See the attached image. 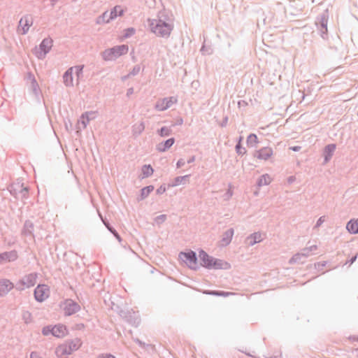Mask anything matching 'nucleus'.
<instances>
[{
  "instance_id": "f257e3e1",
  "label": "nucleus",
  "mask_w": 358,
  "mask_h": 358,
  "mask_svg": "<svg viewBox=\"0 0 358 358\" xmlns=\"http://www.w3.org/2000/svg\"><path fill=\"white\" fill-rule=\"evenodd\" d=\"M148 21L152 32L159 37L168 38L173 29L172 21L166 11L159 12L157 18Z\"/></svg>"
},
{
  "instance_id": "f03ea898",
  "label": "nucleus",
  "mask_w": 358,
  "mask_h": 358,
  "mask_svg": "<svg viewBox=\"0 0 358 358\" xmlns=\"http://www.w3.org/2000/svg\"><path fill=\"white\" fill-rule=\"evenodd\" d=\"M129 50L128 45H116L111 48L104 50L102 53L103 59L105 61L115 60L119 57L127 53Z\"/></svg>"
},
{
  "instance_id": "7ed1b4c3",
  "label": "nucleus",
  "mask_w": 358,
  "mask_h": 358,
  "mask_svg": "<svg viewBox=\"0 0 358 358\" xmlns=\"http://www.w3.org/2000/svg\"><path fill=\"white\" fill-rule=\"evenodd\" d=\"M328 20L329 11L328 9H326L318 15L315 21V24L317 27L320 35L324 39H326L327 38Z\"/></svg>"
},
{
  "instance_id": "20e7f679",
  "label": "nucleus",
  "mask_w": 358,
  "mask_h": 358,
  "mask_svg": "<svg viewBox=\"0 0 358 358\" xmlns=\"http://www.w3.org/2000/svg\"><path fill=\"white\" fill-rule=\"evenodd\" d=\"M80 345L81 343L80 339L76 338L73 340H71L66 344L59 345L57 349V353L61 356L69 355L73 351L77 350Z\"/></svg>"
},
{
  "instance_id": "39448f33",
  "label": "nucleus",
  "mask_w": 358,
  "mask_h": 358,
  "mask_svg": "<svg viewBox=\"0 0 358 358\" xmlns=\"http://www.w3.org/2000/svg\"><path fill=\"white\" fill-rule=\"evenodd\" d=\"M179 258L184 262L187 266L193 270H196L199 266L197 264V257L195 252L189 250V252H180Z\"/></svg>"
},
{
  "instance_id": "423d86ee",
  "label": "nucleus",
  "mask_w": 358,
  "mask_h": 358,
  "mask_svg": "<svg viewBox=\"0 0 358 358\" xmlns=\"http://www.w3.org/2000/svg\"><path fill=\"white\" fill-rule=\"evenodd\" d=\"M36 273H31L24 275L17 284V289L22 290L24 287L29 288L35 285L37 279Z\"/></svg>"
},
{
  "instance_id": "0eeeda50",
  "label": "nucleus",
  "mask_w": 358,
  "mask_h": 358,
  "mask_svg": "<svg viewBox=\"0 0 358 358\" xmlns=\"http://www.w3.org/2000/svg\"><path fill=\"white\" fill-rule=\"evenodd\" d=\"M52 40L51 38H45L39 45V51L36 52V56L38 59H43L50 52L52 46Z\"/></svg>"
},
{
  "instance_id": "6e6552de",
  "label": "nucleus",
  "mask_w": 358,
  "mask_h": 358,
  "mask_svg": "<svg viewBox=\"0 0 358 358\" xmlns=\"http://www.w3.org/2000/svg\"><path fill=\"white\" fill-rule=\"evenodd\" d=\"M178 99L175 96L165 97L158 100L155 108L158 111H164L169 108L173 103H176Z\"/></svg>"
},
{
  "instance_id": "1a4fd4ad",
  "label": "nucleus",
  "mask_w": 358,
  "mask_h": 358,
  "mask_svg": "<svg viewBox=\"0 0 358 358\" xmlns=\"http://www.w3.org/2000/svg\"><path fill=\"white\" fill-rule=\"evenodd\" d=\"M34 295L36 301L43 302L49 296V288L45 285H38L34 289Z\"/></svg>"
},
{
  "instance_id": "9d476101",
  "label": "nucleus",
  "mask_w": 358,
  "mask_h": 358,
  "mask_svg": "<svg viewBox=\"0 0 358 358\" xmlns=\"http://www.w3.org/2000/svg\"><path fill=\"white\" fill-rule=\"evenodd\" d=\"M63 309L64 315L70 316L78 312L80 309V306L75 301L72 299H66L64 303Z\"/></svg>"
},
{
  "instance_id": "9b49d317",
  "label": "nucleus",
  "mask_w": 358,
  "mask_h": 358,
  "mask_svg": "<svg viewBox=\"0 0 358 358\" xmlns=\"http://www.w3.org/2000/svg\"><path fill=\"white\" fill-rule=\"evenodd\" d=\"M33 20L32 17L30 15H25L22 17L19 22V25L17 27V31L21 33V34H26L30 26L32 24Z\"/></svg>"
},
{
  "instance_id": "f8f14e48",
  "label": "nucleus",
  "mask_w": 358,
  "mask_h": 358,
  "mask_svg": "<svg viewBox=\"0 0 358 358\" xmlns=\"http://www.w3.org/2000/svg\"><path fill=\"white\" fill-rule=\"evenodd\" d=\"M199 257L201 261V265L208 269H212V264L215 257L210 256L203 250L199 252Z\"/></svg>"
},
{
  "instance_id": "ddd939ff",
  "label": "nucleus",
  "mask_w": 358,
  "mask_h": 358,
  "mask_svg": "<svg viewBox=\"0 0 358 358\" xmlns=\"http://www.w3.org/2000/svg\"><path fill=\"white\" fill-rule=\"evenodd\" d=\"M17 258V253L15 250L0 253V264L5 262H13Z\"/></svg>"
},
{
  "instance_id": "4468645a",
  "label": "nucleus",
  "mask_w": 358,
  "mask_h": 358,
  "mask_svg": "<svg viewBox=\"0 0 358 358\" xmlns=\"http://www.w3.org/2000/svg\"><path fill=\"white\" fill-rule=\"evenodd\" d=\"M273 155V150L268 147H264L256 152L255 157L259 159L266 160Z\"/></svg>"
},
{
  "instance_id": "2eb2a0df",
  "label": "nucleus",
  "mask_w": 358,
  "mask_h": 358,
  "mask_svg": "<svg viewBox=\"0 0 358 358\" xmlns=\"http://www.w3.org/2000/svg\"><path fill=\"white\" fill-rule=\"evenodd\" d=\"M13 288V285L8 280H0V297L7 294Z\"/></svg>"
},
{
  "instance_id": "dca6fc26",
  "label": "nucleus",
  "mask_w": 358,
  "mask_h": 358,
  "mask_svg": "<svg viewBox=\"0 0 358 358\" xmlns=\"http://www.w3.org/2000/svg\"><path fill=\"white\" fill-rule=\"evenodd\" d=\"M231 268V264L222 259L215 258L212 264V269L228 270Z\"/></svg>"
},
{
  "instance_id": "f3484780",
  "label": "nucleus",
  "mask_w": 358,
  "mask_h": 358,
  "mask_svg": "<svg viewBox=\"0 0 358 358\" xmlns=\"http://www.w3.org/2000/svg\"><path fill=\"white\" fill-rule=\"evenodd\" d=\"M73 67H71L63 75V82L66 87H72L73 85Z\"/></svg>"
},
{
  "instance_id": "a211bd4d",
  "label": "nucleus",
  "mask_w": 358,
  "mask_h": 358,
  "mask_svg": "<svg viewBox=\"0 0 358 358\" xmlns=\"http://www.w3.org/2000/svg\"><path fill=\"white\" fill-rule=\"evenodd\" d=\"M67 334V329L63 324H57L52 327V336L57 338H62Z\"/></svg>"
},
{
  "instance_id": "6ab92c4d",
  "label": "nucleus",
  "mask_w": 358,
  "mask_h": 358,
  "mask_svg": "<svg viewBox=\"0 0 358 358\" xmlns=\"http://www.w3.org/2000/svg\"><path fill=\"white\" fill-rule=\"evenodd\" d=\"M175 143V138H170L167 139L166 141L162 142L159 143L157 146V150L159 152H164L166 151L168 149H169Z\"/></svg>"
},
{
  "instance_id": "aec40b11",
  "label": "nucleus",
  "mask_w": 358,
  "mask_h": 358,
  "mask_svg": "<svg viewBox=\"0 0 358 358\" xmlns=\"http://www.w3.org/2000/svg\"><path fill=\"white\" fill-rule=\"evenodd\" d=\"M336 150V145L335 144H328L324 147V162H328L330 159L331 158L334 151Z\"/></svg>"
},
{
  "instance_id": "412c9836",
  "label": "nucleus",
  "mask_w": 358,
  "mask_h": 358,
  "mask_svg": "<svg viewBox=\"0 0 358 358\" xmlns=\"http://www.w3.org/2000/svg\"><path fill=\"white\" fill-rule=\"evenodd\" d=\"M234 233V229L230 228L223 234L222 238L221 239L222 245L226 246L231 243Z\"/></svg>"
},
{
  "instance_id": "4be33fe9",
  "label": "nucleus",
  "mask_w": 358,
  "mask_h": 358,
  "mask_svg": "<svg viewBox=\"0 0 358 358\" xmlns=\"http://www.w3.org/2000/svg\"><path fill=\"white\" fill-rule=\"evenodd\" d=\"M346 229L349 233L351 234H358V219L357 220H350L346 225Z\"/></svg>"
},
{
  "instance_id": "5701e85b",
  "label": "nucleus",
  "mask_w": 358,
  "mask_h": 358,
  "mask_svg": "<svg viewBox=\"0 0 358 358\" xmlns=\"http://www.w3.org/2000/svg\"><path fill=\"white\" fill-rule=\"evenodd\" d=\"M22 233L25 236H34V224L30 220H26L24 224Z\"/></svg>"
},
{
  "instance_id": "b1692460",
  "label": "nucleus",
  "mask_w": 358,
  "mask_h": 358,
  "mask_svg": "<svg viewBox=\"0 0 358 358\" xmlns=\"http://www.w3.org/2000/svg\"><path fill=\"white\" fill-rule=\"evenodd\" d=\"M99 215L101 217L103 224L108 229V230L114 235V236L117 239V241L119 242H121L122 238H121L120 236L119 235V234L117 232V231L108 223V222L103 220L101 213H99Z\"/></svg>"
},
{
  "instance_id": "393cba45",
  "label": "nucleus",
  "mask_w": 358,
  "mask_h": 358,
  "mask_svg": "<svg viewBox=\"0 0 358 358\" xmlns=\"http://www.w3.org/2000/svg\"><path fill=\"white\" fill-rule=\"evenodd\" d=\"M248 240L250 241L249 245L252 246L262 241V234L259 232H255L248 237Z\"/></svg>"
},
{
  "instance_id": "a878e982",
  "label": "nucleus",
  "mask_w": 358,
  "mask_h": 358,
  "mask_svg": "<svg viewBox=\"0 0 358 358\" xmlns=\"http://www.w3.org/2000/svg\"><path fill=\"white\" fill-rule=\"evenodd\" d=\"M22 184H20V182L15 183L10 185L8 189L11 195L14 196L15 198H17L19 196V192L20 189H22Z\"/></svg>"
},
{
  "instance_id": "bb28decb",
  "label": "nucleus",
  "mask_w": 358,
  "mask_h": 358,
  "mask_svg": "<svg viewBox=\"0 0 358 358\" xmlns=\"http://www.w3.org/2000/svg\"><path fill=\"white\" fill-rule=\"evenodd\" d=\"M29 78L31 79V88L32 92L36 96H38L41 92L38 84L31 73H29Z\"/></svg>"
},
{
  "instance_id": "cd10ccee",
  "label": "nucleus",
  "mask_w": 358,
  "mask_h": 358,
  "mask_svg": "<svg viewBox=\"0 0 358 358\" xmlns=\"http://www.w3.org/2000/svg\"><path fill=\"white\" fill-rule=\"evenodd\" d=\"M124 13L123 9L120 6H115L113 7L108 14L110 17V19L113 20L115 19L117 16H121Z\"/></svg>"
},
{
  "instance_id": "c85d7f7f",
  "label": "nucleus",
  "mask_w": 358,
  "mask_h": 358,
  "mask_svg": "<svg viewBox=\"0 0 358 358\" xmlns=\"http://www.w3.org/2000/svg\"><path fill=\"white\" fill-rule=\"evenodd\" d=\"M145 129V124L143 122L139 124H136L132 126V134L134 136H138L142 134Z\"/></svg>"
},
{
  "instance_id": "c756f323",
  "label": "nucleus",
  "mask_w": 358,
  "mask_h": 358,
  "mask_svg": "<svg viewBox=\"0 0 358 358\" xmlns=\"http://www.w3.org/2000/svg\"><path fill=\"white\" fill-rule=\"evenodd\" d=\"M112 20L108 14V11H105L102 15H99L96 20V23L98 24L109 23Z\"/></svg>"
},
{
  "instance_id": "7c9ffc66",
  "label": "nucleus",
  "mask_w": 358,
  "mask_h": 358,
  "mask_svg": "<svg viewBox=\"0 0 358 358\" xmlns=\"http://www.w3.org/2000/svg\"><path fill=\"white\" fill-rule=\"evenodd\" d=\"M154 189L153 185H148L141 189L140 198H138V201L143 200L145 199L151 192Z\"/></svg>"
},
{
  "instance_id": "2f4dec72",
  "label": "nucleus",
  "mask_w": 358,
  "mask_h": 358,
  "mask_svg": "<svg viewBox=\"0 0 358 358\" xmlns=\"http://www.w3.org/2000/svg\"><path fill=\"white\" fill-rule=\"evenodd\" d=\"M204 294L217 296H227L230 294H232L231 292H224V291H216V290H206L203 292Z\"/></svg>"
},
{
  "instance_id": "473e14b6",
  "label": "nucleus",
  "mask_w": 358,
  "mask_h": 358,
  "mask_svg": "<svg viewBox=\"0 0 358 358\" xmlns=\"http://www.w3.org/2000/svg\"><path fill=\"white\" fill-rule=\"evenodd\" d=\"M93 111H88L81 115L80 122L83 124L84 129L86 128L87 125L89 124V116L91 115H93Z\"/></svg>"
},
{
  "instance_id": "72a5a7b5",
  "label": "nucleus",
  "mask_w": 358,
  "mask_h": 358,
  "mask_svg": "<svg viewBox=\"0 0 358 358\" xmlns=\"http://www.w3.org/2000/svg\"><path fill=\"white\" fill-rule=\"evenodd\" d=\"M270 183V177L268 176V174H264V175H262V176H260L257 181V185L259 186V187H262L263 185H268Z\"/></svg>"
},
{
  "instance_id": "f704fd0d",
  "label": "nucleus",
  "mask_w": 358,
  "mask_h": 358,
  "mask_svg": "<svg viewBox=\"0 0 358 358\" xmlns=\"http://www.w3.org/2000/svg\"><path fill=\"white\" fill-rule=\"evenodd\" d=\"M154 170L150 165H143L142 166L143 178H148L152 175Z\"/></svg>"
},
{
  "instance_id": "c9c22d12",
  "label": "nucleus",
  "mask_w": 358,
  "mask_h": 358,
  "mask_svg": "<svg viewBox=\"0 0 358 358\" xmlns=\"http://www.w3.org/2000/svg\"><path fill=\"white\" fill-rule=\"evenodd\" d=\"M258 143V138L256 134H250L247 138V144L249 146L254 147Z\"/></svg>"
},
{
  "instance_id": "e433bc0d",
  "label": "nucleus",
  "mask_w": 358,
  "mask_h": 358,
  "mask_svg": "<svg viewBox=\"0 0 358 358\" xmlns=\"http://www.w3.org/2000/svg\"><path fill=\"white\" fill-rule=\"evenodd\" d=\"M157 133L161 137H166L171 134L172 130L171 128L162 127L157 131Z\"/></svg>"
},
{
  "instance_id": "4c0bfd02",
  "label": "nucleus",
  "mask_w": 358,
  "mask_h": 358,
  "mask_svg": "<svg viewBox=\"0 0 358 358\" xmlns=\"http://www.w3.org/2000/svg\"><path fill=\"white\" fill-rule=\"evenodd\" d=\"M189 175L184 176H178L174 178L173 183L171 185L172 187H176L180 185L183 181L186 180L189 178Z\"/></svg>"
},
{
  "instance_id": "58836bf2",
  "label": "nucleus",
  "mask_w": 358,
  "mask_h": 358,
  "mask_svg": "<svg viewBox=\"0 0 358 358\" xmlns=\"http://www.w3.org/2000/svg\"><path fill=\"white\" fill-rule=\"evenodd\" d=\"M243 137L240 136L238 143L236 145V152L240 155H243L246 152V150L245 148H243L241 145V141H242Z\"/></svg>"
},
{
  "instance_id": "ea45409f",
  "label": "nucleus",
  "mask_w": 358,
  "mask_h": 358,
  "mask_svg": "<svg viewBox=\"0 0 358 358\" xmlns=\"http://www.w3.org/2000/svg\"><path fill=\"white\" fill-rule=\"evenodd\" d=\"M302 258H303V257L301 256L300 252L296 253L289 259V263L290 264L299 263V262L303 263V261L302 260Z\"/></svg>"
},
{
  "instance_id": "a19ab883",
  "label": "nucleus",
  "mask_w": 358,
  "mask_h": 358,
  "mask_svg": "<svg viewBox=\"0 0 358 358\" xmlns=\"http://www.w3.org/2000/svg\"><path fill=\"white\" fill-rule=\"evenodd\" d=\"M22 320L26 324H29L31 322V314L29 311H24L22 313Z\"/></svg>"
},
{
  "instance_id": "79ce46f5",
  "label": "nucleus",
  "mask_w": 358,
  "mask_h": 358,
  "mask_svg": "<svg viewBox=\"0 0 358 358\" xmlns=\"http://www.w3.org/2000/svg\"><path fill=\"white\" fill-rule=\"evenodd\" d=\"M42 334L44 336H48L49 334L52 335V327L50 325L44 327L42 329Z\"/></svg>"
},
{
  "instance_id": "37998d69",
  "label": "nucleus",
  "mask_w": 358,
  "mask_h": 358,
  "mask_svg": "<svg viewBox=\"0 0 358 358\" xmlns=\"http://www.w3.org/2000/svg\"><path fill=\"white\" fill-rule=\"evenodd\" d=\"M166 215H160L157 216L155 218V222L157 224H161L162 223H163L166 220Z\"/></svg>"
},
{
  "instance_id": "c03bdc74",
  "label": "nucleus",
  "mask_w": 358,
  "mask_h": 358,
  "mask_svg": "<svg viewBox=\"0 0 358 358\" xmlns=\"http://www.w3.org/2000/svg\"><path fill=\"white\" fill-rule=\"evenodd\" d=\"M141 71V67L139 65H136L134 66V68L132 69V70L130 71V73L127 75V76H136Z\"/></svg>"
},
{
  "instance_id": "a18cd8bd",
  "label": "nucleus",
  "mask_w": 358,
  "mask_h": 358,
  "mask_svg": "<svg viewBox=\"0 0 358 358\" xmlns=\"http://www.w3.org/2000/svg\"><path fill=\"white\" fill-rule=\"evenodd\" d=\"M124 31H125V33H124V37L129 38V37L131 36L133 34H134L135 29L132 27H130V28H127V29H125Z\"/></svg>"
},
{
  "instance_id": "49530a36",
  "label": "nucleus",
  "mask_w": 358,
  "mask_h": 358,
  "mask_svg": "<svg viewBox=\"0 0 358 358\" xmlns=\"http://www.w3.org/2000/svg\"><path fill=\"white\" fill-rule=\"evenodd\" d=\"M27 194H28V189H27V187H22V189H20V192H19V195L21 196V198L22 199L27 198Z\"/></svg>"
},
{
  "instance_id": "de8ad7c7",
  "label": "nucleus",
  "mask_w": 358,
  "mask_h": 358,
  "mask_svg": "<svg viewBox=\"0 0 358 358\" xmlns=\"http://www.w3.org/2000/svg\"><path fill=\"white\" fill-rule=\"evenodd\" d=\"M201 52H202L203 54L210 55L212 53V50L210 48H206L204 45H203L201 48Z\"/></svg>"
},
{
  "instance_id": "09e8293b",
  "label": "nucleus",
  "mask_w": 358,
  "mask_h": 358,
  "mask_svg": "<svg viewBox=\"0 0 358 358\" xmlns=\"http://www.w3.org/2000/svg\"><path fill=\"white\" fill-rule=\"evenodd\" d=\"M73 69H75L78 77L83 74V66H76Z\"/></svg>"
},
{
  "instance_id": "8fccbe9b",
  "label": "nucleus",
  "mask_w": 358,
  "mask_h": 358,
  "mask_svg": "<svg viewBox=\"0 0 358 358\" xmlns=\"http://www.w3.org/2000/svg\"><path fill=\"white\" fill-rule=\"evenodd\" d=\"M310 252L309 251L308 248H303L301 252H300V254L301 255V256L305 259L307 257H308L310 255Z\"/></svg>"
},
{
  "instance_id": "3c124183",
  "label": "nucleus",
  "mask_w": 358,
  "mask_h": 358,
  "mask_svg": "<svg viewBox=\"0 0 358 358\" xmlns=\"http://www.w3.org/2000/svg\"><path fill=\"white\" fill-rule=\"evenodd\" d=\"M166 190V186L164 185H162L160 187H159L157 190L156 193L157 194H164Z\"/></svg>"
},
{
  "instance_id": "603ef678",
  "label": "nucleus",
  "mask_w": 358,
  "mask_h": 358,
  "mask_svg": "<svg viewBox=\"0 0 358 358\" xmlns=\"http://www.w3.org/2000/svg\"><path fill=\"white\" fill-rule=\"evenodd\" d=\"M96 358H116L114 355L110 353H103L98 355Z\"/></svg>"
},
{
  "instance_id": "864d4df0",
  "label": "nucleus",
  "mask_w": 358,
  "mask_h": 358,
  "mask_svg": "<svg viewBox=\"0 0 358 358\" xmlns=\"http://www.w3.org/2000/svg\"><path fill=\"white\" fill-rule=\"evenodd\" d=\"M324 222V216L320 217L317 220V222H316V224H315V228L319 227H320V225H321Z\"/></svg>"
},
{
  "instance_id": "5fc2aeb1",
  "label": "nucleus",
  "mask_w": 358,
  "mask_h": 358,
  "mask_svg": "<svg viewBox=\"0 0 358 358\" xmlns=\"http://www.w3.org/2000/svg\"><path fill=\"white\" fill-rule=\"evenodd\" d=\"M133 326L137 327L140 323V320L138 317L129 321Z\"/></svg>"
},
{
  "instance_id": "6e6d98bb",
  "label": "nucleus",
  "mask_w": 358,
  "mask_h": 358,
  "mask_svg": "<svg viewBox=\"0 0 358 358\" xmlns=\"http://www.w3.org/2000/svg\"><path fill=\"white\" fill-rule=\"evenodd\" d=\"M185 164V162L183 159H180L176 164L177 168H180Z\"/></svg>"
},
{
  "instance_id": "4d7b16f0",
  "label": "nucleus",
  "mask_w": 358,
  "mask_h": 358,
  "mask_svg": "<svg viewBox=\"0 0 358 358\" xmlns=\"http://www.w3.org/2000/svg\"><path fill=\"white\" fill-rule=\"evenodd\" d=\"M227 122H228V117L227 116H225L223 120H222V122H221L220 124V126L222 127H224L227 126Z\"/></svg>"
},
{
  "instance_id": "13d9d810",
  "label": "nucleus",
  "mask_w": 358,
  "mask_h": 358,
  "mask_svg": "<svg viewBox=\"0 0 358 358\" xmlns=\"http://www.w3.org/2000/svg\"><path fill=\"white\" fill-rule=\"evenodd\" d=\"M357 257V255L353 256L349 261L346 262L345 264H349L350 265H351L356 261Z\"/></svg>"
},
{
  "instance_id": "bf43d9fd",
  "label": "nucleus",
  "mask_w": 358,
  "mask_h": 358,
  "mask_svg": "<svg viewBox=\"0 0 358 358\" xmlns=\"http://www.w3.org/2000/svg\"><path fill=\"white\" fill-rule=\"evenodd\" d=\"M30 358H41V357L36 352H31L30 354Z\"/></svg>"
},
{
  "instance_id": "052dcab7",
  "label": "nucleus",
  "mask_w": 358,
  "mask_h": 358,
  "mask_svg": "<svg viewBox=\"0 0 358 358\" xmlns=\"http://www.w3.org/2000/svg\"><path fill=\"white\" fill-rule=\"evenodd\" d=\"M233 193H232V191L231 189H228L227 192H226L225 194V199H229L231 196H232Z\"/></svg>"
},
{
  "instance_id": "680f3d73",
  "label": "nucleus",
  "mask_w": 358,
  "mask_h": 358,
  "mask_svg": "<svg viewBox=\"0 0 358 358\" xmlns=\"http://www.w3.org/2000/svg\"><path fill=\"white\" fill-rule=\"evenodd\" d=\"M134 93V88L133 87H130L127 90V96H129L130 95H131L132 94Z\"/></svg>"
},
{
  "instance_id": "e2e57ef3",
  "label": "nucleus",
  "mask_w": 358,
  "mask_h": 358,
  "mask_svg": "<svg viewBox=\"0 0 358 358\" xmlns=\"http://www.w3.org/2000/svg\"><path fill=\"white\" fill-rule=\"evenodd\" d=\"M290 149L294 152H298L300 150L301 147L300 146H293V147H291Z\"/></svg>"
},
{
  "instance_id": "0e129e2a",
  "label": "nucleus",
  "mask_w": 358,
  "mask_h": 358,
  "mask_svg": "<svg viewBox=\"0 0 358 358\" xmlns=\"http://www.w3.org/2000/svg\"><path fill=\"white\" fill-rule=\"evenodd\" d=\"M308 248L309 251L311 252L317 249V245H313L310 247H308Z\"/></svg>"
},
{
  "instance_id": "69168bd1",
  "label": "nucleus",
  "mask_w": 358,
  "mask_h": 358,
  "mask_svg": "<svg viewBox=\"0 0 358 358\" xmlns=\"http://www.w3.org/2000/svg\"><path fill=\"white\" fill-rule=\"evenodd\" d=\"M195 161V156H192L188 160H187V163L188 164H191L192 162H194Z\"/></svg>"
},
{
  "instance_id": "338daca9",
  "label": "nucleus",
  "mask_w": 358,
  "mask_h": 358,
  "mask_svg": "<svg viewBox=\"0 0 358 358\" xmlns=\"http://www.w3.org/2000/svg\"><path fill=\"white\" fill-rule=\"evenodd\" d=\"M134 341H135L136 343H138L140 346H142V345H144V343H143L141 341H140L138 338H136V339L134 340Z\"/></svg>"
},
{
  "instance_id": "774afa93",
  "label": "nucleus",
  "mask_w": 358,
  "mask_h": 358,
  "mask_svg": "<svg viewBox=\"0 0 358 358\" xmlns=\"http://www.w3.org/2000/svg\"><path fill=\"white\" fill-rule=\"evenodd\" d=\"M182 123H183V120H182V118H180V119H178V120H177L176 124H177V125H180V124H182Z\"/></svg>"
}]
</instances>
